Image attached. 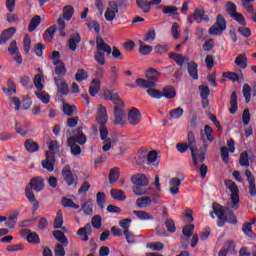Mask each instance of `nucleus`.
<instances>
[{
  "label": "nucleus",
  "instance_id": "1",
  "mask_svg": "<svg viewBox=\"0 0 256 256\" xmlns=\"http://www.w3.org/2000/svg\"><path fill=\"white\" fill-rule=\"evenodd\" d=\"M107 121H109V116H107V108L100 104L98 106V111L96 114V122L100 131V139L103 141L102 150L107 153V151H111V147H113V140L109 138V130L107 129Z\"/></svg>",
  "mask_w": 256,
  "mask_h": 256
},
{
  "label": "nucleus",
  "instance_id": "2",
  "mask_svg": "<svg viewBox=\"0 0 256 256\" xmlns=\"http://www.w3.org/2000/svg\"><path fill=\"white\" fill-rule=\"evenodd\" d=\"M176 149L179 153H187L188 149H190L193 165L196 168L199 167V162L205 163V152H197V141L193 131L188 132V143H178Z\"/></svg>",
  "mask_w": 256,
  "mask_h": 256
},
{
  "label": "nucleus",
  "instance_id": "3",
  "mask_svg": "<svg viewBox=\"0 0 256 256\" xmlns=\"http://www.w3.org/2000/svg\"><path fill=\"white\" fill-rule=\"evenodd\" d=\"M108 94H104V99L106 101H112L114 103V125H125V117H127V112L123 109L125 107V102L119 97V94L114 93L112 90H107Z\"/></svg>",
  "mask_w": 256,
  "mask_h": 256
},
{
  "label": "nucleus",
  "instance_id": "4",
  "mask_svg": "<svg viewBox=\"0 0 256 256\" xmlns=\"http://www.w3.org/2000/svg\"><path fill=\"white\" fill-rule=\"evenodd\" d=\"M159 77H161V73H159V71L154 68H149L146 71L147 80L138 78L136 79V85L142 89H153V87H157V81H159Z\"/></svg>",
  "mask_w": 256,
  "mask_h": 256
},
{
  "label": "nucleus",
  "instance_id": "5",
  "mask_svg": "<svg viewBox=\"0 0 256 256\" xmlns=\"http://www.w3.org/2000/svg\"><path fill=\"white\" fill-rule=\"evenodd\" d=\"M111 55V46L105 43L103 38L99 37L96 39V53L94 54V59L98 65H105V54Z\"/></svg>",
  "mask_w": 256,
  "mask_h": 256
},
{
  "label": "nucleus",
  "instance_id": "6",
  "mask_svg": "<svg viewBox=\"0 0 256 256\" xmlns=\"http://www.w3.org/2000/svg\"><path fill=\"white\" fill-rule=\"evenodd\" d=\"M150 196H144L141 198H138L136 200V205L138 206V209H145L146 207H149L151 203H159V199H161V196H159V193L155 191L153 188H149Z\"/></svg>",
  "mask_w": 256,
  "mask_h": 256
},
{
  "label": "nucleus",
  "instance_id": "7",
  "mask_svg": "<svg viewBox=\"0 0 256 256\" xmlns=\"http://www.w3.org/2000/svg\"><path fill=\"white\" fill-rule=\"evenodd\" d=\"M75 13V9L73 6L68 5L63 8V18L58 19V29L59 33L62 37H65V19L66 21H71V18L73 17V14Z\"/></svg>",
  "mask_w": 256,
  "mask_h": 256
},
{
  "label": "nucleus",
  "instance_id": "8",
  "mask_svg": "<svg viewBox=\"0 0 256 256\" xmlns=\"http://www.w3.org/2000/svg\"><path fill=\"white\" fill-rule=\"evenodd\" d=\"M196 23H209V15L205 13V8L204 7H198L194 10L193 14L188 16V23L190 25H193V22Z\"/></svg>",
  "mask_w": 256,
  "mask_h": 256
},
{
  "label": "nucleus",
  "instance_id": "9",
  "mask_svg": "<svg viewBox=\"0 0 256 256\" xmlns=\"http://www.w3.org/2000/svg\"><path fill=\"white\" fill-rule=\"evenodd\" d=\"M225 185L227 189L231 191V209H239V187H237V184H235V182H233L232 180H226Z\"/></svg>",
  "mask_w": 256,
  "mask_h": 256
},
{
  "label": "nucleus",
  "instance_id": "10",
  "mask_svg": "<svg viewBox=\"0 0 256 256\" xmlns=\"http://www.w3.org/2000/svg\"><path fill=\"white\" fill-rule=\"evenodd\" d=\"M227 29V21L223 15L218 14L216 18V22L209 29L210 35H221L223 31Z\"/></svg>",
  "mask_w": 256,
  "mask_h": 256
},
{
  "label": "nucleus",
  "instance_id": "11",
  "mask_svg": "<svg viewBox=\"0 0 256 256\" xmlns=\"http://www.w3.org/2000/svg\"><path fill=\"white\" fill-rule=\"evenodd\" d=\"M62 177L68 187H71V185H74L76 187L77 183H79V177L77 175H74L71 171V166L65 165L62 169Z\"/></svg>",
  "mask_w": 256,
  "mask_h": 256
},
{
  "label": "nucleus",
  "instance_id": "12",
  "mask_svg": "<svg viewBox=\"0 0 256 256\" xmlns=\"http://www.w3.org/2000/svg\"><path fill=\"white\" fill-rule=\"evenodd\" d=\"M117 13H119V6L117 5L116 1H109L108 2V8L106 9L104 13V17L106 21H113L115 17L117 16Z\"/></svg>",
  "mask_w": 256,
  "mask_h": 256
},
{
  "label": "nucleus",
  "instance_id": "13",
  "mask_svg": "<svg viewBox=\"0 0 256 256\" xmlns=\"http://www.w3.org/2000/svg\"><path fill=\"white\" fill-rule=\"evenodd\" d=\"M212 209H213V213H215L216 217H218L219 221H218V227H223V225H225V223H227V219L223 218L225 217V209L223 208V206H221V204L214 202L212 204Z\"/></svg>",
  "mask_w": 256,
  "mask_h": 256
},
{
  "label": "nucleus",
  "instance_id": "14",
  "mask_svg": "<svg viewBox=\"0 0 256 256\" xmlns=\"http://www.w3.org/2000/svg\"><path fill=\"white\" fill-rule=\"evenodd\" d=\"M28 187L33 191H36V193H41V191L45 189V181L43 180V177L36 176L30 180Z\"/></svg>",
  "mask_w": 256,
  "mask_h": 256
},
{
  "label": "nucleus",
  "instance_id": "15",
  "mask_svg": "<svg viewBox=\"0 0 256 256\" xmlns=\"http://www.w3.org/2000/svg\"><path fill=\"white\" fill-rule=\"evenodd\" d=\"M42 167L43 169H47L49 173L55 171V155L53 153L46 152V159L42 161Z\"/></svg>",
  "mask_w": 256,
  "mask_h": 256
},
{
  "label": "nucleus",
  "instance_id": "16",
  "mask_svg": "<svg viewBox=\"0 0 256 256\" xmlns=\"http://www.w3.org/2000/svg\"><path fill=\"white\" fill-rule=\"evenodd\" d=\"M54 83L60 95H69V84H67V81H65V79L55 77Z\"/></svg>",
  "mask_w": 256,
  "mask_h": 256
},
{
  "label": "nucleus",
  "instance_id": "17",
  "mask_svg": "<svg viewBox=\"0 0 256 256\" xmlns=\"http://www.w3.org/2000/svg\"><path fill=\"white\" fill-rule=\"evenodd\" d=\"M128 123L130 125H139L141 123V112L136 107L131 108L128 112Z\"/></svg>",
  "mask_w": 256,
  "mask_h": 256
},
{
  "label": "nucleus",
  "instance_id": "18",
  "mask_svg": "<svg viewBox=\"0 0 256 256\" xmlns=\"http://www.w3.org/2000/svg\"><path fill=\"white\" fill-rule=\"evenodd\" d=\"M19 217V210H14L8 214V217H6L5 225L9 229H15V225H17V219Z\"/></svg>",
  "mask_w": 256,
  "mask_h": 256
},
{
  "label": "nucleus",
  "instance_id": "19",
  "mask_svg": "<svg viewBox=\"0 0 256 256\" xmlns=\"http://www.w3.org/2000/svg\"><path fill=\"white\" fill-rule=\"evenodd\" d=\"M17 29L15 27H10L0 34V45H5L9 39L13 38V35H15V32Z\"/></svg>",
  "mask_w": 256,
  "mask_h": 256
},
{
  "label": "nucleus",
  "instance_id": "20",
  "mask_svg": "<svg viewBox=\"0 0 256 256\" xmlns=\"http://www.w3.org/2000/svg\"><path fill=\"white\" fill-rule=\"evenodd\" d=\"M133 185H149V179L143 173L134 174L131 176Z\"/></svg>",
  "mask_w": 256,
  "mask_h": 256
},
{
  "label": "nucleus",
  "instance_id": "21",
  "mask_svg": "<svg viewBox=\"0 0 256 256\" xmlns=\"http://www.w3.org/2000/svg\"><path fill=\"white\" fill-rule=\"evenodd\" d=\"M199 65L195 61H191L187 63V71L189 76L194 79V81H197L199 79V70L197 69Z\"/></svg>",
  "mask_w": 256,
  "mask_h": 256
},
{
  "label": "nucleus",
  "instance_id": "22",
  "mask_svg": "<svg viewBox=\"0 0 256 256\" xmlns=\"http://www.w3.org/2000/svg\"><path fill=\"white\" fill-rule=\"evenodd\" d=\"M70 137H74L75 143H78L79 145H85V143H87V136L83 134L82 127L76 128V130L74 131V135Z\"/></svg>",
  "mask_w": 256,
  "mask_h": 256
},
{
  "label": "nucleus",
  "instance_id": "23",
  "mask_svg": "<svg viewBox=\"0 0 256 256\" xmlns=\"http://www.w3.org/2000/svg\"><path fill=\"white\" fill-rule=\"evenodd\" d=\"M255 0H241L242 7L246 9L247 13H251V19L256 23V10L253 8V3Z\"/></svg>",
  "mask_w": 256,
  "mask_h": 256
},
{
  "label": "nucleus",
  "instance_id": "24",
  "mask_svg": "<svg viewBox=\"0 0 256 256\" xmlns=\"http://www.w3.org/2000/svg\"><path fill=\"white\" fill-rule=\"evenodd\" d=\"M169 58L173 59V61H175L176 65H179V67H183L185 63L189 62V57L183 56V54H177L175 52L170 53Z\"/></svg>",
  "mask_w": 256,
  "mask_h": 256
},
{
  "label": "nucleus",
  "instance_id": "25",
  "mask_svg": "<svg viewBox=\"0 0 256 256\" xmlns=\"http://www.w3.org/2000/svg\"><path fill=\"white\" fill-rule=\"evenodd\" d=\"M170 185V193L171 195H178L179 194V187H181V179L174 177L171 178L169 181Z\"/></svg>",
  "mask_w": 256,
  "mask_h": 256
},
{
  "label": "nucleus",
  "instance_id": "26",
  "mask_svg": "<svg viewBox=\"0 0 256 256\" xmlns=\"http://www.w3.org/2000/svg\"><path fill=\"white\" fill-rule=\"evenodd\" d=\"M100 90H101V80L99 78H94L89 87V93L91 97H95Z\"/></svg>",
  "mask_w": 256,
  "mask_h": 256
},
{
  "label": "nucleus",
  "instance_id": "27",
  "mask_svg": "<svg viewBox=\"0 0 256 256\" xmlns=\"http://www.w3.org/2000/svg\"><path fill=\"white\" fill-rule=\"evenodd\" d=\"M239 109V104L237 103V92L233 91L230 95V108L229 113L235 115Z\"/></svg>",
  "mask_w": 256,
  "mask_h": 256
},
{
  "label": "nucleus",
  "instance_id": "28",
  "mask_svg": "<svg viewBox=\"0 0 256 256\" xmlns=\"http://www.w3.org/2000/svg\"><path fill=\"white\" fill-rule=\"evenodd\" d=\"M67 145L70 147L72 155H81V146L75 143V137H69L67 139Z\"/></svg>",
  "mask_w": 256,
  "mask_h": 256
},
{
  "label": "nucleus",
  "instance_id": "29",
  "mask_svg": "<svg viewBox=\"0 0 256 256\" xmlns=\"http://www.w3.org/2000/svg\"><path fill=\"white\" fill-rule=\"evenodd\" d=\"M91 233H93V229H91V224L89 223L77 231V235H84V237L81 238V241H89V235H91Z\"/></svg>",
  "mask_w": 256,
  "mask_h": 256
},
{
  "label": "nucleus",
  "instance_id": "30",
  "mask_svg": "<svg viewBox=\"0 0 256 256\" xmlns=\"http://www.w3.org/2000/svg\"><path fill=\"white\" fill-rule=\"evenodd\" d=\"M162 97H165V99H175L177 97V90L173 86H166L162 89Z\"/></svg>",
  "mask_w": 256,
  "mask_h": 256
},
{
  "label": "nucleus",
  "instance_id": "31",
  "mask_svg": "<svg viewBox=\"0 0 256 256\" xmlns=\"http://www.w3.org/2000/svg\"><path fill=\"white\" fill-rule=\"evenodd\" d=\"M52 235L54 239H56V241H59V243H61V245H64V247H67V245H69V240L62 231L55 230L52 232Z\"/></svg>",
  "mask_w": 256,
  "mask_h": 256
},
{
  "label": "nucleus",
  "instance_id": "32",
  "mask_svg": "<svg viewBox=\"0 0 256 256\" xmlns=\"http://www.w3.org/2000/svg\"><path fill=\"white\" fill-rule=\"evenodd\" d=\"M77 43H81V35L79 33H75L68 40V47L70 51H77Z\"/></svg>",
  "mask_w": 256,
  "mask_h": 256
},
{
  "label": "nucleus",
  "instance_id": "33",
  "mask_svg": "<svg viewBox=\"0 0 256 256\" xmlns=\"http://www.w3.org/2000/svg\"><path fill=\"white\" fill-rule=\"evenodd\" d=\"M254 159L255 156L249 158V154L247 153V151H244L240 154L239 163L241 167H249V161L250 163H253Z\"/></svg>",
  "mask_w": 256,
  "mask_h": 256
},
{
  "label": "nucleus",
  "instance_id": "34",
  "mask_svg": "<svg viewBox=\"0 0 256 256\" xmlns=\"http://www.w3.org/2000/svg\"><path fill=\"white\" fill-rule=\"evenodd\" d=\"M164 218H165V227L169 233H175L177 231V228L175 227V221H173L171 218H169V214L167 212H163Z\"/></svg>",
  "mask_w": 256,
  "mask_h": 256
},
{
  "label": "nucleus",
  "instance_id": "35",
  "mask_svg": "<svg viewBox=\"0 0 256 256\" xmlns=\"http://www.w3.org/2000/svg\"><path fill=\"white\" fill-rule=\"evenodd\" d=\"M147 185H137L134 184L132 190L133 193H135L137 196H141V195H150L151 194V190L146 189Z\"/></svg>",
  "mask_w": 256,
  "mask_h": 256
},
{
  "label": "nucleus",
  "instance_id": "36",
  "mask_svg": "<svg viewBox=\"0 0 256 256\" xmlns=\"http://www.w3.org/2000/svg\"><path fill=\"white\" fill-rule=\"evenodd\" d=\"M110 195L112 199H115V201H125V199H127V196H125V191L115 188L111 189Z\"/></svg>",
  "mask_w": 256,
  "mask_h": 256
},
{
  "label": "nucleus",
  "instance_id": "37",
  "mask_svg": "<svg viewBox=\"0 0 256 256\" xmlns=\"http://www.w3.org/2000/svg\"><path fill=\"white\" fill-rule=\"evenodd\" d=\"M24 147L28 153H36V151H39V144L32 139L26 140Z\"/></svg>",
  "mask_w": 256,
  "mask_h": 256
},
{
  "label": "nucleus",
  "instance_id": "38",
  "mask_svg": "<svg viewBox=\"0 0 256 256\" xmlns=\"http://www.w3.org/2000/svg\"><path fill=\"white\" fill-rule=\"evenodd\" d=\"M225 219H226V223L228 222V223H231L232 225H237V217H235V214L233 213L231 208H225V214L222 221Z\"/></svg>",
  "mask_w": 256,
  "mask_h": 256
},
{
  "label": "nucleus",
  "instance_id": "39",
  "mask_svg": "<svg viewBox=\"0 0 256 256\" xmlns=\"http://www.w3.org/2000/svg\"><path fill=\"white\" fill-rule=\"evenodd\" d=\"M136 5L143 13H149L151 11V1L136 0Z\"/></svg>",
  "mask_w": 256,
  "mask_h": 256
},
{
  "label": "nucleus",
  "instance_id": "40",
  "mask_svg": "<svg viewBox=\"0 0 256 256\" xmlns=\"http://www.w3.org/2000/svg\"><path fill=\"white\" fill-rule=\"evenodd\" d=\"M133 215H136L137 219H140V221L153 220V215H151L143 210H134Z\"/></svg>",
  "mask_w": 256,
  "mask_h": 256
},
{
  "label": "nucleus",
  "instance_id": "41",
  "mask_svg": "<svg viewBox=\"0 0 256 256\" xmlns=\"http://www.w3.org/2000/svg\"><path fill=\"white\" fill-rule=\"evenodd\" d=\"M234 63L240 67V69H247V55L245 53L238 55Z\"/></svg>",
  "mask_w": 256,
  "mask_h": 256
},
{
  "label": "nucleus",
  "instance_id": "42",
  "mask_svg": "<svg viewBox=\"0 0 256 256\" xmlns=\"http://www.w3.org/2000/svg\"><path fill=\"white\" fill-rule=\"evenodd\" d=\"M119 80V70L116 66H112L110 68L109 81L111 85H117V81Z\"/></svg>",
  "mask_w": 256,
  "mask_h": 256
},
{
  "label": "nucleus",
  "instance_id": "43",
  "mask_svg": "<svg viewBox=\"0 0 256 256\" xmlns=\"http://www.w3.org/2000/svg\"><path fill=\"white\" fill-rule=\"evenodd\" d=\"M119 177H120L119 168L118 167L112 168L108 175L109 182L113 185V183H117V181H119Z\"/></svg>",
  "mask_w": 256,
  "mask_h": 256
},
{
  "label": "nucleus",
  "instance_id": "44",
  "mask_svg": "<svg viewBox=\"0 0 256 256\" xmlns=\"http://www.w3.org/2000/svg\"><path fill=\"white\" fill-rule=\"evenodd\" d=\"M39 25H41V16L36 15L31 19V21L28 25V31H30V33L35 31V29H37V27H39Z\"/></svg>",
  "mask_w": 256,
  "mask_h": 256
},
{
  "label": "nucleus",
  "instance_id": "45",
  "mask_svg": "<svg viewBox=\"0 0 256 256\" xmlns=\"http://www.w3.org/2000/svg\"><path fill=\"white\" fill-rule=\"evenodd\" d=\"M55 65V73L58 75V77H63L67 73V68H65V63L63 61H60L58 64Z\"/></svg>",
  "mask_w": 256,
  "mask_h": 256
},
{
  "label": "nucleus",
  "instance_id": "46",
  "mask_svg": "<svg viewBox=\"0 0 256 256\" xmlns=\"http://www.w3.org/2000/svg\"><path fill=\"white\" fill-rule=\"evenodd\" d=\"M123 235L125 236L126 242L128 245H134L137 243V236L131 231H123Z\"/></svg>",
  "mask_w": 256,
  "mask_h": 256
},
{
  "label": "nucleus",
  "instance_id": "47",
  "mask_svg": "<svg viewBox=\"0 0 256 256\" xmlns=\"http://www.w3.org/2000/svg\"><path fill=\"white\" fill-rule=\"evenodd\" d=\"M242 93L245 98V103H251V86L249 84L245 83L243 85Z\"/></svg>",
  "mask_w": 256,
  "mask_h": 256
},
{
  "label": "nucleus",
  "instance_id": "48",
  "mask_svg": "<svg viewBox=\"0 0 256 256\" xmlns=\"http://www.w3.org/2000/svg\"><path fill=\"white\" fill-rule=\"evenodd\" d=\"M61 227H63V212L58 210L54 220V229H61Z\"/></svg>",
  "mask_w": 256,
  "mask_h": 256
},
{
  "label": "nucleus",
  "instance_id": "49",
  "mask_svg": "<svg viewBox=\"0 0 256 256\" xmlns=\"http://www.w3.org/2000/svg\"><path fill=\"white\" fill-rule=\"evenodd\" d=\"M139 45V53H141V55H149V53L153 51V46L147 45L141 40L139 41Z\"/></svg>",
  "mask_w": 256,
  "mask_h": 256
},
{
  "label": "nucleus",
  "instance_id": "50",
  "mask_svg": "<svg viewBox=\"0 0 256 256\" xmlns=\"http://www.w3.org/2000/svg\"><path fill=\"white\" fill-rule=\"evenodd\" d=\"M34 86L39 91H43V74L38 73L34 76Z\"/></svg>",
  "mask_w": 256,
  "mask_h": 256
},
{
  "label": "nucleus",
  "instance_id": "51",
  "mask_svg": "<svg viewBox=\"0 0 256 256\" xmlns=\"http://www.w3.org/2000/svg\"><path fill=\"white\" fill-rule=\"evenodd\" d=\"M75 111H77V106L64 104L63 113H65L67 117H73V114L75 113Z\"/></svg>",
  "mask_w": 256,
  "mask_h": 256
},
{
  "label": "nucleus",
  "instance_id": "52",
  "mask_svg": "<svg viewBox=\"0 0 256 256\" xmlns=\"http://www.w3.org/2000/svg\"><path fill=\"white\" fill-rule=\"evenodd\" d=\"M157 156L158 154L155 150L149 151L146 156V165H153L157 161Z\"/></svg>",
  "mask_w": 256,
  "mask_h": 256
},
{
  "label": "nucleus",
  "instance_id": "53",
  "mask_svg": "<svg viewBox=\"0 0 256 256\" xmlns=\"http://www.w3.org/2000/svg\"><path fill=\"white\" fill-rule=\"evenodd\" d=\"M85 215H91L93 213V199L89 198L86 203L82 205Z\"/></svg>",
  "mask_w": 256,
  "mask_h": 256
},
{
  "label": "nucleus",
  "instance_id": "54",
  "mask_svg": "<svg viewBox=\"0 0 256 256\" xmlns=\"http://www.w3.org/2000/svg\"><path fill=\"white\" fill-rule=\"evenodd\" d=\"M27 241L28 243H33L34 245H39V243L41 242L39 234H37V232H30L27 235Z\"/></svg>",
  "mask_w": 256,
  "mask_h": 256
},
{
  "label": "nucleus",
  "instance_id": "55",
  "mask_svg": "<svg viewBox=\"0 0 256 256\" xmlns=\"http://www.w3.org/2000/svg\"><path fill=\"white\" fill-rule=\"evenodd\" d=\"M199 91H200V97L203 100L208 99L209 95H211V90H209V86L207 85H200Z\"/></svg>",
  "mask_w": 256,
  "mask_h": 256
},
{
  "label": "nucleus",
  "instance_id": "56",
  "mask_svg": "<svg viewBox=\"0 0 256 256\" xmlns=\"http://www.w3.org/2000/svg\"><path fill=\"white\" fill-rule=\"evenodd\" d=\"M242 231L247 235V237H253V223H244L242 226Z\"/></svg>",
  "mask_w": 256,
  "mask_h": 256
},
{
  "label": "nucleus",
  "instance_id": "57",
  "mask_svg": "<svg viewBox=\"0 0 256 256\" xmlns=\"http://www.w3.org/2000/svg\"><path fill=\"white\" fill-rule=\"evenodd\" d=\"M195 231V225L193 224H187L182 229V235L186 237H191L193 235V232Z\"/></svg>",
  "mask_w": 256,
  "mask_h": 256
},
{
  "label": "nucleus",
  "instance_id": "58",
  "mask_svg": "<svg viewBox=\"0 0 256 256\" xmlns=\"http://www.w3.org/2000/svg\"><path fill=\"white\" fill-rule=\"evenodd\" d=\"M148 249H151L152 251H163L165 248V244L162 242H151L147 245Z\"/></svg>",
  "mask_w": 256,
  "mask_h": 256
},
{
  "label": "nucleus",
  "instance_id": "59",
  "mask_svg": "<svg viewBox=\"0 0 256 256\" xmlns=\"http://www.w3.org/2000/svg\"><path fill=\"white\" fill-rule=\"evenodd\" d=\"M232 19H234V21H237V23H239L240 25H242L243 27L247 26V20H245V16H243V14L236 12L233 16Z\"/></svg>",
  "mask_w": 256,
  "mask_h": 256
},
{
  "label": "nucleus",
  "instance_id": "60",
  "mask_svg": "<svg viewBox=\"0 0 256 256\" xmlns=\"http://www.w3.org/2000/svg\"><path fill=\"white\" fill-rule=\"evenodd\" d=\"M226 12L230 17H232L235 13H237V5L235 3L229 1L226 3Z\"/></svg>",
  "mask_w": 256,
  "mask_h": 256
},
{
  "label": "nucleus",
  "instance_id": "61",
  "mask_svg": "<svg viewBox=\"0 0 256 256\" xmlns=\"http://www.w3.org/2000/svg\"><path fill=\"white\" fill-rule=\"evenodd\" d=\"M183 108L178 107L170 111V117L172 119H180V117H183Z\"/></svg>",
  "mask_w": 256,
  "mask_h": 256
},
{
  "label": "nucleus",
  "instance_id": "62",
  "mask_svg": "<svg viewBox=\"0 0 256 256\" xmlns=\"http://www.w3.org/2000/svg\"><path fill=\"white\" fill-rule=\"evenodd\" d=\"M62 205L63 207H70L71 209H79V205L75 204V202L69 198H62Z\"/></svg>",
  "mask_w": 256,
  "mask_h": 256
},
{
  "label": "nucleus",
  "instance_id": "63",
  "mask_svg": "<svg viewBox=\"0 0 256 256\" xmlns=\"http://www.w3.org/2000/svg\"><path fill=\"white\" fill-rule=\"evenodd\" d=\"M87 77H89V76L87 75V72L83 69H78L75 74V79L78 82L85 81V79H87Z\"/></svg>",
  "mask_w": 256,
  "mask_h": 256
},
{
  "label": "nucleus",
  "instance_id": "64",
  "mask_svg": "<svg viewBox=\"0 0 256 256\" xmlns=\"http://www.w3.org/2000/svg\"><path fill=\"white\" fill-rule=\"evenodd\" d=\"M169 51V45H156L154 47V52L156 55H164V53H167Z\"/></svg>",
  "mask_w": 256,
  "mask_h": 256
}]
</instances>
